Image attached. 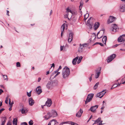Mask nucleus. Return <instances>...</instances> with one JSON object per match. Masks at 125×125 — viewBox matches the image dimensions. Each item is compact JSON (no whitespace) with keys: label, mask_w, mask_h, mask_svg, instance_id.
<instances>
[{"label":"nucleus","mask_w":125,"mask_h":125,"mask_svg":"<svg viewBox=\"0 0 125 125\" xmlns=\"http://www.w3.org/2000/svg\"><path fill=\"white\" fill-rule=\"evenodd\" d=\"M70 74L69 68L67 66H65L63 69L62 75L64 78H65Z\"/></svg>","instance_id":"f257e3e1"},{"label":"nucleus","mask_w":125,"mask_h":125,"mask_svg":"<svg viewBox=\"0 0 125 125\" xmlns=\"http://www.w3.org/2000/svg\"><path fill=\"white\" fill-rule=\"evenodd\" d=\"M58 84L57 81H49L46 85V87L48 89H51L54 86H57Z\"/></svg>","instance_id":"f03ea898"},{"label":"nucleus","mask_w":125,"mask_h":125,"mask_svg":"<svg viewBox=\"0 0 125 125\" xmlns=\"http://www.w3.org/2000/svg\"><path fill=\"white\" fill-rule=\"evenodd\" d=\"M94 94H89L85 101V104H86L90 102L92 100Z\"/></svg>","instance_id":"7ed1b4c3"},{"label":"nucleus","mask_w":125,"mask_h":125,"mask_svg":"<svg viewBox=\"0 0 125 125\" xmlns=\"http://www.w3.org/2000/svg\"><path fill=\"white\" fill-rule=\"evenodd\" d=\"M66 10V15L67 16L68 19H71L73 13L71 10L68 8H67Z\"/></svg>","instance_id":"20e7f679"},{"label":"nucleus","mask_w":125,"mask_h":125,"mask_svg":"<svg viewBox=\"0 0 125 125\" xmlns=\"http://www.w3.org/2000/svg\"><path fill=\"white\" fill-rule=\"evenodd\" d=\"M52 104V102L51 99L50 98H48L45 104L47 107H49L51 106Z\"/></svg>","instance_id":"39448f33"},{"label":"nucleus","mask_w":125,"mask_h":125,"mask_svg":"<svg viewBox=\"0 0 125 125\" xmlns=\"http://www.w3.org/2000/svg\"><path fill=\"white\" fill-rule=\"evenodd\" d=\"M101 68H98L96 71V73L95 76V78L97 79L98 78L101 73Z\"/></svg>","instance_id":"423d86ee"},{"label":"nucleus","mask_w":125,"mask_h":125,"mask_svg":"<svg viewBox=\"0 0 125 125\" xmlns=\"http://www.w3.org/2000/svg\"><path fill=\"white\" fill-rule=\"evenodd\" d=\"M116 56V55L115 54H112L108 57L107 60L108 62H109L112 61Z\"/></svg>","instance_id":"0eeeda50"},{"label":"nucleus","mask_w":125,"mask_h":125,"mask_svg":"<svg viewBox=\"0 0 125 125\" xmlns=\"http://www.w3.org/2000/svg\"><path fill=\"white\" fill-rule=\"evenodd\" d=\"M115 19L114 17L112 16H110L107 20V23L109 24L112 23L115 20Z\"/></svg>","instance_id":"6e6552de"},{"label":"nucleus","mask_w":125,"mask_h":125,"mask_svg":"<svg viewBox=\"0 0 125 125\" xmlns=\"http://www.w3.org/2000/svg\"><path fill=\"white\" fill-rule=\"evenodd\" d=\"M98 105H95L94 106H91L89 110H90L91 112L95 113L96 112V109L98 108Z\"/></svg>","instance_id":"1a4fd4ad"},{"label":"nucleus","mask_w":125,"mask_h":125,"mask_svg":"<svg viewBox=\"0 0 125 125\" xmlns=\"http://www.w3.org/2000/svg\"><path fill=\"white\" fill-rule=\"evenodd\" d=\"M125 40V35H123L120 36L118 39V42H121Z\"/></svg>","instance_id":"9d476101"},{"label":"nucleus","mask_w":125,"mask_h":125,"mask_svg":"<svg viewBox=\"0 0 125 125\" xmlns=\"http://www.w3.org/2000/svg\"><path fill=\"white\" fill-rule=\"evenodd\" d=\"M58 123L56 120L53 119L50 121L48 125H55V124H58Z\"/></svg>","instance_id":"9b49d317"},{"label":"nucleus","mask_w":125,"mask_h":125,"mask_svg":"<svg viewBox=\"0 0 125 125\" xmlns=\"http://www.w3.org/2000/svg\"><path fill=\"white\" fill-rule=\"evenodd\" d=\"M84 45V44H79V47L78 50V52H79L80 53L83 52L84 48L83 47Z\"/></svg>","instance_id":"f8f14e48"},{"label":"nucleus","mask_w":125,"mask_h":125,"mask_svg":"<svg viewBox=\"0 0 125 125\" xmlns=\"http://www.w3.org/2000/svg\"><path fill=\"white\" fill-rule=\"evenodd\" d=\"M119 10L121 12H124L125 11V5L121 4L119 7Z\"/></svg>","instance_id":"ddd939ff"},{"label":"nucleus","mask_w":125,"mask_h":125,"mask_svg":"<svg viewBox=\"0 0 125 125\" xmlns=\"http://www.w3.org/2000/svg\"><path fill=\"white\" fill-rule=\"evenodd\" d=\"M92 18L90 17L87 21V26L89 27V28L90 29H91L92 28V26H93V24L91 23H90V20L92 19Z\"/></svg>","instance_id":"4468645a"},{"label":"nucleus","mask_w":125,"mask_h":125,"mask_svg":"<svg viewBox=\"0 0 125 125\" xmlns=\"http://www.w3.org/2000/svg\"><path fill=\"white\" fill-rule=\"evenodd\" d=\"M71 124V125H78L76 123L74 124V122H72L70 121H67L66 122H62V123H61L59 125H62L63 124Z\"/></svg>","instance_id":"2eb2a0df"},{"label":"nucleus","mask_w":125,"mask_h":125,"mask_svg":"<svg viewBox=\"0 0 125 125\" xmlns=\"http://www.w3.org/2000/svg\"><path fill=\"white\" fill-rule=\"evenodd\" d=\"M112 31H113L115 32L116 31L117 29V26L116 24H114L112 25Z\"/></svg>","instance_id":"dca6fc26"},{"label":"nucleus","mask_w":125,"mask_h":125,"mask_svg":"<svg viewBox=\"0 0 125 125\" xmlns=\"http://www.w3.org/2000/svg\"><path fill=\"white\" fill-rule=\"evenodd\" d=\"M83 112V111L81 108L79 112L76 114V116L77 117H79L81 116V115Z\"/></svg>","instance_id":"f3484780"},{"label":"nucleus","mask_w":125,"mask_h":125,"mask_svg":"<svg viewBox=\"0 0 125 125\" xmlns=\"http://www.w3.org/2000/svg\"><path fill=\"white\" fill-rule=\"evenodd\" d=\"M51 113V115L52 117H54L56 116L57 114L56 112L54 110H52Z\"/></svg>","instance_id":"a211bd4d"},{"label":"nucleus","mask_w":125,"mask_h":125,"mask_svg":"<svg viewBox=\"0 0 125 125\" xmlns=\"http://www.w3.org/2000/svg\"><path fill=\"white\" fill-rule=\"evenodd\" d=\"M36 93L39 94L42 92L41 87L40 86H38L36 88Z\"/></svg>","instance_id":"6ab92c4d"},{"label":"nucleus","mask_w":125,"mask_h":125,"mask_svg":"<svg viewBox=\"0 0 125 125\" xmlns=\"http://www.w3.org/2000/svg\"><path fill=\"white\" fill-rule=\"evenodd\" d=\"M29 105L31 106L32 105L35 103L34 101L31 98H30L29 99Z\"/></svg>","instance_id":"aec40b11"},{"label":"nucleus","mask_w":125,"mask_h":125,"mask_svg":"<svg viewBox=\"0 0 125 125\" xmlns=\"http://www.w3.org/2000/svg\"><path fill=\"white\" fill-rule=\"evenodd\" d=\"M7 120V118L6 117H3L1 118V125H4Z\"/></svg>","instance_id":"412c9836"},{"label":"nucleus","mask_w":125,"mask_h":125,"mask_svg":"<svg viewBox=\"0 0 125 125\" xmlns=\"http://www.w3.org/2000/svg\"><path fill=\"white\" fill-rule=\"evenodd\" d=\"M73 34L72 33H70L69 34V37L68 42H71L72 40L73 39Z\"/></svg>","instance_id":"4be33fe9"},{"label":"nucleus","mask_w":125,"mask_h":125,"mask_svg":"<svg viewBox=\"0 0 125 125\" xmlns=\"http://www.w3.org/2000/svg\"><path fill=\"white\" fill-rule=\"evenodd\" d=\"M52 116L51 115V113L50 112H48L47 113V114L46 115L44 116L45 119L47 120L50 118Z\"/></svg>","instance_id":"5701e85b"},{"label":"nucleus","mask_w":125,"mask_h":125,"mask_svg":"<svg viewBox=\"0 0 125 125\" xmlns=\"http://www.w3.org/2000/svg\"><path fill=\"white\" fill-rule=\"evenodd\" d=\"M100 25V23L99 22H96L95 23L94 25V30H95L99 27Z\"/></svg>","instance_id":"b1692460"},{"label":"nucleus","mask_w":125,"mask_h":125,"mask_svg":"<svg viewBox=\"0 0 125 125\" xmlns=\"http://www.w3.org/2000/svg\"><path fill=\"white\" fill-rule=\"evenodd\" d=\"M101 117H99L95 121H95L96 123H98L100 121V123L98 124V125H102V124H102V123L103 121H101Z\"/></svg>","instance_id":"393cba45"},{"label":"nucleus","mask_w":125,"mask_h":125,"mask_svg":"<svg viewBox=\"0 0 125 125\" xmlns=\"http://www.w3.org/2000/svg\"><path fill=\"white\" fill-rule=\"evenodd\" d=\"M21 111V113L22 114H25L27 112V111L26 108L23 107L20 110Z\"/></svg>","instance_id":"a878e982"},{"label":"nucleus","mask_w":125,"mask_h":125,"mask_svg":"<svg viewBox=\"0 0 125 125\" xmlns=\"http://www.w3.org/2000/svg\"><path fill=\"white\" fill-rule=\"evenodd\" d=\"M79 58L78 56H77L74 58L72 61V62L73 65H75L76 64V62Z\"/></svg>","instance_id":"bb28decb"},{"label":"nucleus","mask_w":125,"mask_h":125,"mask_svg":"<svg viewBox=\"0 0 125 125\" xmlns=\"http://www.w3.org/2000/svg\"><path fill=\"white\" fill-rule=\"evenodd\" d=\"M67 29V26L64 23L62 26L61 27V31H64V29Z\"/></svg>","instance_id":"cd10ccee"},{"label":"nucleus","mask_w":125,"mask_h":125,"mask_svg":"<svg viewBox=\"0 0 125 125\" xmlns=\"http://www.w3.org/2000/svg\"><path fill=\"white\" fill-rule=\"evenodd\" d=\"M107 40V37L106 36H104L102 39V41L103 43L106 44V43Z\"/></svg>","instance_id":"c85d7f7f"},{"label":"nucleus","mask_w":125,"mask_h":125,"mask_svg":"<svg viewBox=\"0 0 125 125\" xmlns=\"http://www.w3.org/2000/svg\"><path fill=\"white\" fill-rule=\"evenodd\" d=\"M83 4V2L82 0L80 2V5L79 6V9L80 10H81Z\"/></svg>","instance_id":"c756f323"},{"label":"nucleus","mask_w":125,"mask_h":125,"mask_svg":"<svg viewBox=\"0 0 125 125\" xmlns=\"http://www.w3.org/2000/svg\"><path fill=\"white\" fill-rule=\"evenodd\" d=\"M89 16V14L88 13H86L84 15V19L85 20H86L87 18Z\"/></svg>","instance_id":"7c9ffc66"},{"label":"nucleus","mask_w":125,"mask_h":125,"mask_svg":"<svg viewBox=\"0 0 125 125\" xmlns=\"http://www.w3.org/2000/svg\"><path fill=\"white\" fill-rule=\"evenodd\" d=\"M17 120L16 119H14L12 121L13 124L14 125L17 124Z\"/></svg>","instance_id":"2f4dec72"},{"label":"nucleus","mask_w":125,"mask_h":125,"mask_svg":"<svg viewBox=\"0 0 125 125\" xmlns=\"http://www.w3.org/2000/svg\"><path fill=\"white\" fill-rule=\"evenodd\" d=\"M99 84V82H97L94 85V90H95L98 87V86Z\"/></svg>","instance_id":"473e14b6"},{"label":"nucleus","mask_w":125,"mask_h":125,"mask_svg":"<svg viewBox=\"0 0 125 125\" xmlns=\"http://www.w3.org/2000/svg\"><path fill=\"white\" fill-rule=\"evenodd\" d=\"M82 58L83 57L82 56H80L79 57V59H78V60L77 62V63L78 64H79L81 60L82 59Z\"/></svg>","instance_id":"72a5a7b5"},{"label":"nucleus","mask_w":125,"mask_h":125,"mask_svg":"<svg viewBox=\"0 0 125 125\" xmlns=\"http://www.w3.org/2000/svg\"><path fill=\"white\" fill-rule=\"evenodd\" d=\"M100 93H101L102 95L101 96L100 98H101L103 96L106 92H105L104 91H103Z\"/></svg>","instance_id":"f704fd0d"},{"label":"nucleus","mask_w":125,"mask_h":125,"mask_svg":"<svg viewBox=\"0 0 125 125\" xmlns=\"http://www.w3.org/2000/svg\"><path fill=\"white\" fill-rule=\"evenodd\" d=\"M2 76H3V78L4 80H8V79L7 77V75H3L2 74Z\"/></svg>","instance_id":"c9c22d12"},{"label":"nucleus","mask_w":125,"mask_h":125,"mask_svg":"<svg viewBox=\"0 0 125 125\" xmlns=\"http://www.w3.org/2000/svg\"><path fill=\"white\" fill-rule=\"evenodd\" d=\"M102 95L101 93H100L97 94L96 95V96L97 97H99L100 98L101 96Z\"/></svg>","instance_id":"e433bc0d"},{"label":"nucleus","mask_w":125,"mask_h":125,"mask_svg":"<svg viewBox=\"0 0 125 125\" xmlns=\"http://www.w3.org/2000/svg\"><path fill=\"white\" fill-rule=\"evenodd\" d=\"M31 91H30L29 93L27 92V94L28 97H30L31 96Z\"/></svg>","instance_id":"4c0bfd02"},{"label":"nucleus","mask_w":125,"mask_h":125,"mask_svg":"<svg viewBox=\"0 0 125 125\" xmlns=\"http://www.w3.org/2000/svg\"><path fill=\"white\" fill-rule=\"evenodd\" d=\"M33 124V121L32 120H31L29 122V125H32Z\"/></svg>","instance_id":"58836bf2"},{"label":"nucleus","mask_w":125,"mask_h":125,"mask_svg":"<svg viewBox=\"0 0 125 125\" xmlns=\"http://www.w3.org/2000/svg\"><path fill=\"white\" fill-rule=\"evenodd\" d=\"M16 66L17 67H20L21 66L19 62H17Z\"/></svg>","instance_id":"ea45409f"},{"label":"nucleus","mask_w":125,"mask_h":125,"mask_svg":"<svg viewBox=\"0 0 125 125\" xmlns=\"http://www.w3.org/2000/svg\"><path fill=\"white\" fill-rule=\"evenodd\" d=\"M8 97H6V100L5 101V103L6 104H8Z\"/></svg>","instance_id":"a19ab883"},{"label":"nucleus","mask_w":125,"mask_h":125,"mask_svg":"<svg viewBox=\"0 0 125 125\" xmlns=\"http://www.w3.org/2000/svg\"><path fill=\"white\" fill-rule=\"evenodd\" d=\"M13 104H14V103L13 102H12L11 103L10 99L9 100V104L10 105H12Z\"/></svg>","instance_id":"79ce46f5"},{"label":"nucleus","mask_w":125,"mask_h":125,"mask_svg":"<svg viewBox=\"0 0 125 125\" xmlns=\"http://www.w3.org/2000/svg\"><path fill=\"white\" fill-rule=\"evenodd\" d=\"M21 125H27V124L26 123L24 122L22 123Z\"/></svg>","instance_id":"37998d69"},{"label":"nucleus","mask_w":125,"mask_h":125,"mask_svg":"<svg viewBox=\"0 0 125 125\" xmlns=\"http://www.w3.org/2000/svg\"><path fill=\"white\" fill-rule=\"evenodd\" d=\"M93 75H94V74H92L91 75V76L89 78V81L90 82L92 80V76Z\"/></svg>","instance_id":"c03bdc74"},{"label":"nucleus","mask_w":125,"mask_h":125,"mask_svg":"<svg viewBox=\"0 0 125 125\" xmlns=\"http://www.w3.org/2000/svg\"><path fill=\"white\" fill-rule=\"evenodd\" d=\"M5 109L4 108H2L1 109H0V114H1V113Z\"/></svg>","instance_id":"a18cd8bd"},{"label":"nucleus","mask_w":125,"mask_h":125,"mask_svg":"<svg viewBox=\"0 0 125 125\" xmlns=\"http://www.w3.org/2000/svg\"><path fill=\"white\" fill-rule=\"evenodd\" d=\"M84 44V45L83 46V47L84 48L85 47H87V44L85 43L84 44Z\"/></svg>","instance_id":"49530a36"},{"label":"nucleus","mask_w":125,"mask_h":125,"mask_svg":"<svg viewBox=\"0 0 125 125\" xmlns=\"http://www.w3.org/2000/svg\"><path fill=\"white\" fill-rule=\"evenodd\" d=\"M12 125V123L11 122H8L7 125Z\"/></svg>","instance_id":"de8ad7c7"},{"label":"nucleus","mask_w":125,"mask_h":125,"mask_svg":"<svg viewBox=\"0 0 125 125\" xmlns=\"http://www.w3.org/2000/svg\"><path fill=\"white\" fill-rule=\"evenodd\" d=\"M64 46H61L60 47V50L61 51H62L63 50Z\"/></svg>","instance_id":"09e8293b"},{"label":"nucleus","mask_w":125,"mask_h":125,"mask_svg":"<svg viewBox=\"0 0 125 125\" xmlns=\"http://www.w3.org/2000/svg\"><path fill=\"white\" fill-rule=\"evenodd\" d=\"M3 92V91L1 89H0V95Z\"/></svg>","instance_id":"8fccbe9b"},{"label":"nucleus","mask_w":125,"mask_h":125,"mask_svg":"<svg viewBox=\"0 0 125 125\" xmlns=\"http://www.w3.org/2000/svg\"><path fill=\"white\" fill-rule=\"evenodd\" d=\"M113 85L114 87V88L116 87H117V84H116V83L114 84Z\"/></svg>","instance_id":"3c124183"},{"label":"nucleus","mask_w":125,"mask_h":125,"mask_svg":"<svg viewBox=\"0 0 125 125\" xmlns=\"http://www.w3.org/2000/svg\"><path fill=\"white\" fill-rule=\"evenodd\" d=\"M99 44L101 46H104V45L103 44H102V43L100 42H99Z\"/></svg>","instance_id":"603ef678"},{"label":"nucleus","mask_w":125,"mask_h":125,"mask_svg":"<svg viewBox=\"0 0 125 125\" xmlns=\"http://www.w3.org/2000/svg\"><path fill=\"white\" fill-rule=\"evenodd\" d=\"M62 69V66L60 65L59 67V68L57 69L58 71H59V70L61 69Z\"/></svg>","instance_id":"864d4df0"},{"label":"nucleus","mask_w":125,"mask_h":125,"mask_svg":"<svg viewBox=\"0 0 125 125\" xmlns=\"http://www.w3.org/2000/svg\"><path fill=\"white\" fill-rule=\"evenodd\" d=\"M41 79V78L40 77L38 79V82H39L40 81Z\"/></svg>","instance_id":"5fc2aeb1"},{"label":"nucleus","mask_w":125,"mask_h":125,"mask_svg":"<svg viewBox=\"0 0 125 125\" xmlns=\"http://www.w3.org/2000/svg\"><path fill=\"white\" fill-rule=\"evenodd\" d=\"M92 115H91L90 118H89V119H88V121L87 122H88L90 119H91L92 118Z\"/></svg>","instance_id":"6e6d98bb"},{"label":"nucleus","mask_w":125,"mask_h":125,"mask_svg":"<svg viewBox=\"0 0 125 125\" xmlns=\"http://www.w3.org/2000/svg\"><path fill=\"white\" fill-rule=\"evenodd\" d=\"M9 12L8 10H7V15L8 16H9Z\"/></svg>","instance_id":"4d7b16f0"},{"label":"nucleus","mask_w":125,"mask_h":125,"mask_svg":"<svg viewBox=\"0 0 125 125\" xmlns=\"http://www.w3.org/2000/svg\"><path fill=\"white\" fill-rule=\"evenodd\" d=\"M12 106V105H11V107L9 108V111H10L11 110H12V108H11Z\"/></svg>","instance_id":"13d9d810"},{"label":"nucleus","mask_w":125,"mask_h":125,"mask_svg":"<svg viewBox=\"0 0 125 125\" xmlns=\"http://www.w3.org/2000/svg\"><path fill=\"white\" fill-rule=\"evenodd\" d=\"M46 106V105H45V104H44L43 105H42L41 106H42V109H43L44 108V106Z\"/></svg>","instance_id":"bf43d9fd"},{"label":"nucleus","mask_w":125,"mask_h":125,"mask_svg":"<svg viewBox=\"0 0 125 125\" xmlns=\"http://www.w3.org/2000/svg\"><path fill=\"white\" fill-rule=\"evenodd\" d=\"M49 73V71H47V73L46 74L48 75Z\"/></svg>","instance_id":"052dcab7"},{"label":"nucleus","mask_w":125,"mask_h":125,"mask_svg":"<svg viewBox=\"0 0 125 125\" xmlns=\"http://www.w3.org/2000/svg\"><path fill=\"white\" fill-rule=\"evenodd\" d=\"M99 42H96L94 44V45L97 44H99Z\"/></svg>","instance_id":"680f3d73"},{"label":"nucleus","mask_w":125,"mask_h":125,"mask_svg":"<svg viewBox=\"0 0 125 125\" xmlns=\"http://www.w3.org/2000/svg\"><path fill=\"white\" fill-rule=\"evenodd\" d=\"M118 45L116 44L114 46L115 47H117L118 46Z\"/></svg>","instance_id":"e2e57ef3"},{"label":"nucleus","mask_w":125,"mask_h":125,"mask_svg":"<svg viewBox=\"0 0 125 125\" xmlns=\"http://www.w3.org/2000/svg\"><path fill=\"white\" fill-rule=\"evenodd\" d=\"M52 66L53 67V68H54V63H53L52 64Z\"/></svg>","instance_id":"0e129e2a"},{"label":"nucleus","mask_w":125,"mask_h":125,"mask_svg":"<svg viewBox=\"0 0 125 125\" xmlns=\"http://www.w3.org/2000/svg\"><path fill=\"white\" fill-rule=\"evenodd\" d=\"M2 105V102H1L0 101V107Z\"/></svg>","instance_id":"69168bd1"},{"label":"nucleus","mask_w":125,"mask_h":125,"mask_svg":"<svg viewBox=\"0 0 125 125\" xmlns=\"http://www.w3.org/2000/svg\"><path fill=\"white\" fill-rule=\"evenodd\" d=\"M114 88V86L113 85L112 86V87H111V89H113V88Z\"/></svg>","instance_id":"338daca9"},{"label":"nucleus","mask_w":125,"mask_h":125,"mask_svg":"<svg viewBox=\"0 0 125 125\" xmlns=\"http://www.w3.org/2000/svg\"><path fill=\"white\" fill-rule=\"evenodd\" d=\"M121 83H118L117 84V86L119 85H120L121 84Z\"/></svg>","instance_id":"774afa93"}]
</instances>
